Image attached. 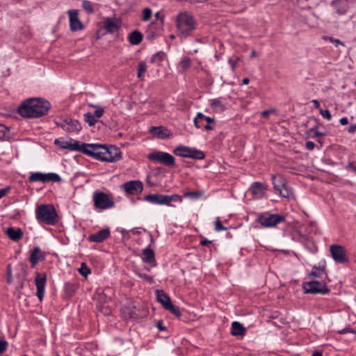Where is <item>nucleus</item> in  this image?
I'll return each mask as SVG.
<instances>
[{
  "mask_svg": "<svg viewBox=\"0 0 356 356\" xmlns=\"http://www.w3.org/2000/svg\"><path fill=\"white\" fill-rule=\"evenodd\" d=\"M35 218L40 223L55 225L59 222V216L53 204H40L35 209Z\"/></svg>",
  "mask_w": 356,
  "mask_h": 356,
  "instance_id": "2",
  "label": "nucleus"
},
{
  "mask_svg": "<svg viewBox=\"0 0 356 356\" xmlns=\"http://www.w3.org/2000/svg\"><path fill=\"white\" fill-rule=\"evenodd\" d=\"M10 191L9 187L0 189V199L6 196Z\"/></svg>",
  "mask_w": 356,
  "mask_h": 356,
  "instance_id": "53",
  "label": "nucleus"
},
{
  "mask_svg": "<svg viewBox=\"0 0 356 356\" xmlns=\"http://www.w3.org/2000/svg\"><path fill=\"white\" fill-rule=\"evenodd\" d=\"M94 206L96 209L106 210L114 207L115 203L108 195L102 191L93 193Z\"/></svg>",
  "mask_w": 356,
  "mask_h": 356,
  "instance_id": "9",
  "label": "nucleus"
},
{
  "mask_svg": "<svg viewBox=\"0 0 356 356\" xmlns=\"http://www.w3.org/2000/svg\"><path fill=\"white\" fill-rule=\"evenodd\" d=\"M331 5L339 15L346 14L348 8V0H333Z\"/></svg>",
  "mask_w": 356,
  "mask_h": 356,
  "instance_id": "23",
  "label": "nucleus"
},
{
  "mask_svg": "<svg viewBox=\"0 0 356 356\" xmlns=\"http://www.w3.org/2000/svg\"><path fill=\"white\" fill-rule=\"evenodd\" d=\"M212 241H209L205 238H203L200 242V245H202V246H206V245H208L209 244H211Z\"/></svg>",
  "mask_w": 356,
  "mask_h": 356,
  "instance_id": "58",
  "label": "nucleus"
},
{
  "mask_svg": "<svg viewBox=\"0 0 356 356\" xmlns=\"http://www.w3.org/2000/svg\"><path fill=\"white\" fill-rule=\"evenodd\" d=\"M168 130L163 127H152L149 131L152 136L161 139H165L169 137V134L165 132Z\"/></svg>",
  "mask_w": 356,
  "mask_h": 356,
  "instance_id": "28",
  "label": "nucleus"
},
{
  "mask_svg": "<svg viewBox=\"0 0 356 356\" xmlns=\"http://www.w3.org/2000/svg\"><path fill=\"white\" fill-rule=\"evenodd\" d=\"M348 133L350 134H353L355 132H356V124H351L348 129Z\"/></svg>",
  "mask_w": 356,
  "mask_h": 356,
  "instance_id": "59",
  "label": "nucleus"
},
{
  "mask_svg": "<svg viewBox=\"0 0 356 356\" xmlns=\"http://www.w3.org/2000/svg\"><path fill=\"white\" fill-rule=\"evenodd\" d=\"M79 272L84 277H86L91 273V270L86 263H81V267L79 268Z\"/></svg>",
  "mask_w": 356,
  "mask_h": 356,
  "instance_id": "43",
  "label": "nucleus"
},
{
  "mask_svg": "<svg viewBox=\"0 0 356 356\" xmlns=\"http://www.w3.org/2000/svg\"><path fill=\"white\" fill-rule=\"evenodd\" d=\"M144 200L154 204L167 205L172 207L171 202H181L182 197L177 194L172 195L161 194H149L144 197Z\"/></svg>",
  "mask_w": 356,
  "mask_h": 356,
  "instance_id": "4",
  "label": "nucleus"
},
{
  "mask_svg": "<svg viewBox=\"0 0 356 356\" xmlns=\"http://www.w3.org/2000/svg\"><path fill=\"white\" fill-rule=\"evenodd\" d=\"M331 255L337 263L345 264L348 261L345 248L340 245H332L330 247Z\"/></svg>",
  "mask_w": 356,
  "mask_h": 356,
  "instance_id": "13",
  "label": "nucleus"
},
{
  "mask_svg": "<svg viewBox=\"0 0 356 356\" xmlns=\"http://www.w3.org/2000/svg\"><path fill=\"white\" fill-rule=\"evenodd\" d=\"M241 60V57L235 56L232 58H229L228 60V63H229L232 70L234 72L237 65V63Z\"/></svg>",
  "mask_w": 356,
  "mask_h": 356,
  "instance_id": "45",
  "label": "nucleus"
},
{
  "mask_svg": "<svg viewBox=\"0 0 356 356\" xmlns=\"http://www.w3.org/2000/svg\"><path fill=\"white\" fill-rule=\"evenodd\" d=\"M302 288L305 293L327 294L330 291L325 282L316 280L304 282Z\"/></svg>",
  "mask_w": 356,
  "mask_h": 356,
  "instance_id": "8",
  "label": "nucleus"
},
{
  "mask_svg": "<svg viewBox=\"0 0 356 356\" xmlns=\"http://www.w3.org/2000/svg\"><path fill=\"white\" fill-rule=\"evenodd\" d=\"M92 156H90L91 157L97 159V160H99V161H105V155H104V150H102V151H99V152H92Z\"/></svg>",
  "mask_w": 356,
  "mask_h": 356,
  "instance_id": "46",
  "label": "nucleus"
},
{
  "mask_svg": "<svg viewBox=\"0 0 356 356\" xmlns=\"http://www.w3.org/2000/svg\"><path fill=\"white\" fill-rule=\"evenodd\" d=\"M250 83V79H248V78H244L243 80H242V83L243 84H245V85H247Z\"/></svg>",
  "mask_w": 356,
  "mask_h": 356,
  "instance_id": "62",
  "label": "nucleus"
},
{
  "mask_svg": "<svg viewBox=\"0 0 356 356\" xmlns=\"http://www.w3.org/2000/svg\"><path fill=\"white\" fill-rule=\"evenodd\" d=\"M8 343L6 340H0V354H3L7 350Z\"/></svg>",
  "mask_w": 356,
  "mask_h": 356,
  "instance_id": "51",
  "label": "nucleus"
},
{
  "mask_svg": "<svg viewBox=\"0 0 356 356\" xmlns=\"http://www.w3.org/2000/svg\"><path fill=\"white\" fill-rule=\"evenodd\" d=\"M10 129L5 125L0 124V140H6L10 138Z\"/></svg>",
  "mask_w": 356,
  "mask_h": 356,
  "instance_id": "36",
  "label": "nucleus"
},
{
  "mask_svg": "<svg viewBox=\"0 0 356 356\" xmlns=\"http://www.w3.org/2000/svg\"><path fill=\"white\" fill-rule=\"evenodd\" d=\"M203 195V193L200 191H188L185 192L183 195L184 197H188L192 200H198Z\"/></svg>",
  "mask_w": 356,
  "mask_h": 356,
  "instance_id": "37",
  "label": "nucleus"
},
{
  "mask_svg": "<svg viewBox=\"0 0 356 356\" xmlns=\"http://www.w3.org/2000/svg\"><path fill=\"white\" fill-rule=\"evenodd\" d=\"M215 229L217 232H220V231L227 230V228L222 225V224L221 223V222L219 220V218H218L215 222Z\"/></svg>",
  "mask_w": 356,
  "mask_h": 356,
  "instance_id": "49",
  "label": "nucleus"
},
{
  "mask_svg": "<svg viewBox=\"0 0 356 356\" xmlns=\"http://www.w3.org/2000/svg\"><path fill=\"white\" fill-rule=\"evenodd\" d=\"M317 129H318V127L315 126L314 127H313V128H312L310 129V131H314V135L313 138H314V137H321V136H325L324 133L318 131L317 130Z\"/></svg>",
  "mask_w": 356,
  "mask_h": 356,
  "instance_id": "52",
  "label": "nucleus"
},
{
  "mask_svg": "<svg viewBox=\"0 0 356 356\" xmlns=\"http://www.w3.org/2000/svg\"><path fill=\"white\" fill-rule=\"evenodd\" d=\"M339 122L341 124L346 125L348 123V120L346 117H343L340 119Z\"/></svg>",
  "mask_w": 356,
  "mask_h": 356,
  "instance_id": "60",
  "label": "nucleus"
},
{
  "mask_svg": "<svg viewBox=\"0 0 356 356\" xmlns=\"http://www.w3.org/2000/svg\"><path fill=\"white\" fill-rule=\"evenodd\" d=\"M54 144L59 146L62 149L80 152L81 143L72 138L70 140H62L60 139H56L54 141Z\"/></svg>",
  "mask_w": 356,
  "mask_h": 356,
  "instance_id": "19",
  "label": "nucleus"
},
{
  "mask_svg": "<svg viewBox=\"0 0 356 356\" xmlns=\"http://www.w3.org/2000/svg\"><path fill=\"white\" fill-rule=\"evenodd\" d=\"M133 271L138 277L144 280L145 281H146L149 284H152L154 282V279H153V277L152 276H150V275H149L147 274L142 273L141 270L139 268H135L133 270Z\"/></svg>",
  "mask_w": 356,
  "mask_h": 356,
  "instance_id": "35",
  "label": "nucleus"
},
{
  "mask_svg": "<svg viewBox=\"0 0 356 356\" xmlns=\"http://www.w3.org/2000/svg\"><path fill=\"white\" fill-rule=\"evenodd\" d=\"M70 19V29L72 32L83 30L84 25L79 18V13L77 10H69L67 11Z\"/></svg>",
  "mask_w": 356,
  "mask_h": 356,
  "instance_id": "17",
  "label": "nucleus"
},
{
  "mask_svg": "<svg viewBox=\"0 0 356 356\" xmlns=\"http://www.w3.org/2000/svg\"><path fill=\"white\" fill-rule=\"evenodd\" d=\"M110 234L109 228H106L89 235L88 240L90 242L102 243L107 239L110 236Z\"/></svg>",
  "mask_w": 356,
  "mask_h": 356,
  "instance_id": "22",
  "label": "nucleus"
},
{
  "mask_svg": "<svg viewBox=\"0 0 356 356\" xmlns=\"http://www.w3.org/2000/svg\"><path fill=\"white\" fill-rule=\"evenodd\" d=\"M47 282V275L44 273H36L35 284L37 288L36 296L41 302L44 296V289Z\"/></svg>",
  "mask_w": 356,
  "mask_h": 356,
  "instance_id": "16",
  "label": "nucleus"
},
{
  "mask_svg": "<svg viewBox=\"0 0 356 356\" xmlns=\"http://www.w3.org/2000/svg\"><path fill=\"white\" fill-rule=\"evenodd\" d=\"M6 233L13 241H18L23 236V232L20 228L10 227L6 229Z\"/></svg>",
  "mask_w": 356,
  "mask_h": 356,
  "instance_id": "27",
  "label": "nucleus"
},
{
  "mask_svg": "<svg viewBox=\"0 0 356 356\" xmlns=\"http://www.w3.org/2000/svg\"><path fill=\"white\" fill-rule=\"evenodd\" d=\"M173 153L178 156L196 160H203L205 158V154L202 151L181 145L175 147Z\"/></svg>",
  "mask_w": 356,
  "mask_h": 356,
  "instance_id": "6",
  "label": "nucleus"
},
{
  "mask_svg": "<svg viewBox=\"0 0 356 356\" xmlns=\"http://www.w3.org/2000/svg\"><path fill=\"white\" fill-rule=\"evenodd\" d=\"M50 103L42 98H30L24 100L18 107V113L24 118H38L47 114Z\"/></svg>",
  "mask_w": 356,
  "mask_h": 356,
  "instance_id": "1",
  "label": "nucleus"
},
{
  "mask_svg": "<svg viewBox=\"0 0 356 356\" xmlns=\"http://www.w3.org/2000/svg\"><path fill=\"white\" fill-rule=\"evenodd\" d=\"M143 38V34L140 31L135 30L129 33L128 40L131 44L138 45L141 42Z\"/></svg>",
  "mask_w": 356,
  "mask_h": 356,
  "instance_id": "31",
  "label": "nucleus"
},
{
  "mask_svg": "<svg viewBox=\"0 0 356 356\" xmlns=\"http://www.w3.org/2000/svg\"><path fill=\"white\" fill-rule=\"evenodd\" d=\"M274 112V110L273 109H270V110H266V111H263L261 113V116L264 118H268L269 115L272 113Z\"/></svg>",
  "mask_w": 356,
  "mask_h": 356,
  "instance_id": "54",
  "label": "nucleus"
},
{
  "mask_svg": "<svg viewBox=\"0 0 356 356\" xmlns=\"http://www.w3.org/2000/svg\"><path fill=\"white\" fill-rule=\"evenodd\" d=\"M156 326L160 331H165L167 329L165 326L163 325L162 321H156Z\"/></svg>",
  "mask_w": 356,
  "mask_h": 356,
  "instance_id": "56",
  "label": "nucleus"
},
{
  "mask_svg": "<svg viewBox=\"0 0 356 356\" xmlns=\"http://www.w3.org/2000/svg\"><path fill=\"white\" fill-rule=\"evenodd\" d=\"M143 261L146 264H151L152 262H156L155 260V254L152 249L150 248H146L143 251Z\"/></svg>",
  "mask_w": 356,
  "mask_h": 356,
  "instance_id": "30",
  "label": "nucleus"
},
{
  "mask_svg": "<svg viewBox=\"0 0 356 356\" xmlns=\"http://www.w3.org/2000/svg\"><path fill=\"white\" fill-rule=\"evenodd\" d=\"M29 182L41 181L42 183L49 181L60 182L61 178L56 173L49 172L45 174L40 172H36L31 173L29 177Z\"/></svg>",
  "mask_w": 356,
  "mask_h": 356,
  "instance_id": "12",
  "label": "nucleus"
},
{
  "mask_svg": "<svg viewBox=\"0 0 356 356\" xmlns=\"http://www.w3.org/2000/svg\"><path fill=\"white\" fill-rule=\"evenodd\" d=\"M90 106L96 108V110L95 111L94 113H92V115L95 116V118L96 119L102 118L103 116V115L104 114V112H105L104 108L101 107L100 106H98V105H90Z\"/></svg>",
  "mask_w": 356,
  "mask_h": 356,
  "instance_id": "42",
  "label": "nucleus"
},
{
  "mask_svg": "<svg viewBox=\"0 0 356 356\" xmlns=\"http://www.w3.org/2000/svg\"><path fill=\"white\" fill-rule=\"evenodd\" d=\"M320 113L324 118L327 119V120H331L332 115L330 114V112L329 110H327V109L323 110L321 108Z\"/></svg>",
  "mask_w": 356,
  "mask_h": 356,
  "instance_id": "50",
  "label": "nucleus"
},
{
  "mask_svg": "<svg viewBox=\"0 0 356 356\" xmlns=\"http://www.w3.org/2000/svg\"><path fill=\"white\" fill-rule=\"evenodd\" d=\"M312 356H323V355L320 351H315Z\"/></svg>",
  "mask_w": 356,
  "mask_h": 356,
  "instance_id": "63",
  "label": "nucleus"
},
{
  "mask_svg": "<svg viewBox=\"0 0 356 356\" xmlns=\"http://www.w3.org/2000/svg\"><path fill=\"white\" fill-rule=\"evenodd\" d=\"M353 332V331H352V330H350V329H347V328H346V329L342 330L340 332V333L343 334V333H346V332Z\"/></svg>",
  "mask_w": 356,
  "mask_h": 356,
  "instance_id": "64",
  "label": "nucleus"
},
{
  "mask_svg": "<svg viewBox=\"0 0 356 356\" xmlns=\"http://www.w3.org/2000/svg\"><path fill=\"white\" fill-rule=\"evenodd\" d=\"M165 309L178 318L181 316V312L179 307L175 306L172 303H170Z\"/></svg>",
  "mask_w": 356,
  "mask_h": 356,
  "instance_id": "41",
  "label": "nucleus"
},
{
  "mask_svg": "<svg viewBox=\"0 0 356 356\" xmlns=\"http://www.w3.org/2000/svg\"><path fill=\"white\" fill-rule=\"evenodd\" d=\"M267 188L268 186L266 184L255 181L252 184L249 191L255 198L261 199L264 196Z\"/></svg>",
  "mask_w": 356,
  "mask_h": 356,
  "instance_id": "21",
  "label": "nucleus"
},
{
  "mask_svg": "<svg viewBox=\"0 0 356 356\" xmlns=\"http://www.w3.org/2000/svg\"><path fill=\"white\" fill-rule=\"evenodd\" d=\"M191 65V60L188 57H184L179 62V66L184 72L187 71Z\"/></svg>",
  "mask_w": 356,
  "mask_h": 356,
  "instance_id": "39",
  "label": "nucleus"
},
{
  "mask_svg": "<svg viewBox=\"0 0 356 356\" xmlns=\"http://www.w3.org/2000/svg\"><path fill=\"white\" fill-rule=\"evenodd\" d=\"M82 7L84 10H86L88 13H92L94 12V8L92 3L88 0H84L82 2Z\"/></svg>",
  "mask_w": 356,
  "mask_h": 356,
  "instance_id": "44",
  "label": "nucleus"
},
{
  "mask_svg": "<svg viewBox=\"0 0 356 356\" xmlns=\"http://www.w3.org/2000/svg\"><path fill=\"white\" fill-rule=\"evenodd\" d=\"M176 26L181 35L188 37L196 29L197 22L191 13L184 11L177 15Z\"/></svg>",
  "mask_w": 356,
  "mask_h": 356,
  "instance_id": "3",
  "label": "nucleus"
},
{
  "mask_svg": "<svg viewBox=\"0 0 356 356\" xmlns=\"http://www.w3.org/2000/svg\"><path fill=\"white\" fill-rule=\"evenodd\" d=\"M152 10L150 8H145L143 9V21H148L150 18H151V16H152Z\"/></svg>",
  "mask_w": 356,
  "mask_h": 356,
  "instance_id": "47",
  "label": "nucleus"
},
{
  "mask_svg": "<svg viewBox=\"0 0 356 356\" xmlns=\"http://www.w3.org/2000/svg\"><path fill=\"white\" fill-rule=\"evenodd\" d=\"M104 155L106 162H115L122 158V152L120 148L115 145H110L109 147L105 145Z\"/></svg>",
  "mask_w": 356,
  "mask_h": 356,
  "instance_id": "18",
  "label": "nucleus"
},
{
  "mask_svg": "<svg viewBox=\"0 0 356 356\" xmlns=\"http://www.w3.org/2000/svg\"><path fill=\"white\" fill-rule=\"evenodd\" d=\"M346 170H352L356 174V165L353 162H350L348 163V165L346 166Z\"/></svg>",
  "mask_w": 356,
  "mask_h": 356,
  "instance_id": "57",
  "label": "nucleus"
},
{
  "mask_svg": "<svg viewBox=\"0 0 356 356\" xmlns=\"http://www.w3.org/2000/svg\"><path fill=\"white\" fill-rule=\"evenodd\" d=\"M325 40H329L336 47L339 45L344 46V44L339 39L334 38L332 37H325Z\"/></svg>",
  "mask_w": 356,
  "mask_h": 356,
  "instance_id": "48",
  "label": "nucleus"
},
{
  "mask_svg": "<svg viewBox=\"0 0 356 356\" xmlns=\"http://www.w3.org/2000/svg\"><path fill=\"white\" fill-rule=\"evenodd\" d=\"M156 300L160 302L163 308L165 309L168 306L172 303L170 296L165 293L163 290L157 289L156 291Z\"/></svg>",
  "mask_w": 356,
  "mask_h": 356,
  "instance_id": "26",
  "label": "nucleus"
},
{
  "mask_svg": "<svg viewBox=\"0 0 356 356\" xmlns=\"http://www.w3.org/2000/svg\"><path fill=\"white\" fill-rule=\"evenodd\" d=\"M165 57H166L165 53L162 51H160L156 52L152 56V58L150 59V62L152 63H155L157 65H161V62L164 60Z\"/></svg>",
  "mask_w": 356,
  "mask_h": 356,
  "instance_id": "34",
  "label": "nucleus"
},
{
  "mask_svg": "<svg viewBox=\"0 0 356 356\" xmlns=\"http://www.w3.org/2000/svg\"><path fill=\"white\" fill-rule=\"evenodd\" d=\"M104 28L106 32L109 33H114L118 32L120 28V22L118 21H113L111 18H106L104 22Z\"/></svg>",
  "mask_w": 356,
  "mask_h": 356,
  "instance_id": "25",
  "label": "nucleus"
},
{
  "mask_svg": "<svg viewBox=\"0 0 356 356\" xmlns=\"http://www.w3.org/2000/svg\"><path fill=\"white\" fill-rule=\"evenodd\" d=\"M210 106L216 112H222L226 109L220 98L211 99Z\"/></svg>",
  "mask_w": 356,
  "mask_h": 356,
  "instance_id": "33",
  "label": "nucleus"
},
{
  "mask_svg": "<svg viewBox=\"0 0 356 356\" xmlns=\"http://www.w3.org/2000/svg\"><path fill=\"white\" fill-rule=\"evenodd\" d=\"M215 120L212 118L205 116L202 113H198L194 119V124L197 128H204L206 130H213V127L211 124H214Z\"/></svg>",
  "mask_w": 356,
  "mask_h": 356,
  "instance_id": "15",
  "label": "nucleus"
},
{
  "mask_svg": "<svg viewBox=\"0 0 356 356\" xmlns=\"http://www.w3.org/2000/svg\"><path fill=\"white\" fill-rule=\"evenodd\" d=\"M147 157L149 160L163 164L167 167H176L175 159L169 153L158 151L149 154Z\"/></svg>",
  "mask_w": 356,
  "mask_h": 356,
  "instance_id": "10",
  "label": "nucleus"
},
{
  "mask_svg": "<svg viewBox=\"0 0 356 356\" xmlns=\"http://www.w3.org/2000/svg\"><path fill=\"white\" fill-rule=\"evenodd\" d=\"M285 220L284 216L268 212L259 213L256 219V222L259 223L262 227H273Z\"/></svg>",
  "mask_w": 356,
  "mask_h": 356,
  "instance_id": "5",
  "label": "nucleus"
},
{
  "mask_svg": "<svg viewBox=\"0 0 356 356\" xmlns=\"http://www.w3.org/2000/svg\"><path fill=\"white\" fill-rule=\"evenodd\" d=\"M122 188L129 195H139L143 192V184L139 180L129 181L123 184Z\"/></svg>",
  "mask_w": 356,
  "mask_h": 356,
  "instance_id": "14",
  "label": "nucleus"
},
{
  "mask_svg": "<svg viewBox=\"0 0 356 356\" xmlns=\"http://www.w3.org/2000/svg\"><path fill=\"white\" fill-rule=\"evenodd\" d=\"M246 329L239 322L234 321L232 323L231 334L233 336H244Z\"/></svg>",
  "mask_w": 356,
  "mask_h": 356,
  "instance_id": "29",
  "label": "nucleus"
},
{
  "mask_svg": "<svg viewBox=\"0 0 356 356\" xmlns=\"http://www.w3.org/2000/svg\"><path fill=\"white\" fill-rule=\"evenodd\" d=\"M312 103L314 104V106L316 108H320V102H318V100L317 99H313L312 100Z\"/></svg>",
  "mask_w": 356,
  "mask_h": 356,
  "instance_id": "61",
  "label": "nucleus"
},
{
  "mask_svg": "<svg viewBox=\"0 0 356 356\" xmlns=\"http://www.w3.org/2000/svg\"><path fill=\"white\" fill-rule=\"evenodd\" d=\"M147 70V65L145 61H140L138 63V69H137V77L141 78L144 76L145 72Z\"/></svg>",
  "mask_w": 356,
  "mask_h": 356,
  "instance_id": "40",
  "label": "nucleus"
},
{
  "mask_svg": "<svg viewBox=\"0 0 356 356\" xmlns=\"http://www.w3.org/2000/svg\"><path fill=\"white\" fill-rule=\"evenodd\" d=\"M271 179L273 185V188L275 191L285 198H291L293 195L291 190L287 187L286 181L285 178L281 175H273Z\"/></svg>",
  "mask_w": 356,
  "mask_h": 356,
  "instance_id": "7",
  "label": "nucleus"
},
{
  "mask_svg": "<svg viewBox=\"0 0 356 356\" xmlns=\"http://www.w3.org/2000/svg\"><path fill=\"white\" fill-rule=\"evenodd\" d=\"M315 144L314 142L308 140L305 143V147L308 150H313L314 149Z\"/></svg>",
  "mask_w": 356,
  "mask_h": 356,
  "instance_id": "55",
  "label": "nucleus"
},
{
  "mask_svg": "<svg viewBox=\"0 0 356 356\" xmlns=\"http://www.w3.org/2000/svg\"><path fill=\"white\" fill-rule=\"evenodd\" d=\"M325 261H323L321 264L320 263L318 267L316 266H313L309 276L313 277H321L322 274L325 273Z\"/></svg>",
  "mask_w": 356,
  "mask_h": 356,
  "instance_id": "32",
  "label": "nucleus"
},
{
  "mask_svg": "<svg viewBox=\"0 0 356 356\" xmlns=\"http://www.w3.org/2000/svg\"><path fill=\"white\" fill-rule=\"evenodd\" d=\"M104 149L105 145L81 143L79 152L90 156H92V152H99V151H104Z\"/></svg>",
  "mask_w": 356,
  "mask_h": 356,
  "instance_id": "20",
  "label": "nucleus"
},
{
  "mask_svg": "<svg viewBox=\"0 0 356 356\" xmlns=\"http://www.w3.org/2000/svg\"><path fill=\"white\" fill-rule=\"evenodd\" d=\"M57 126L60 127L64 131L72 133L79 132L81 130L82 126L79 120L70 117L61 118L55 121Z\"/></svg>",
  "mask_w": 356,
  "mask_h": 356,
  "instance_id": "11",
  "label": "nucleus"
},
{
  "mask_svg": "<svg viewBox=\"0 0 356 356\" xmlns=\"http://www.w3.org/2000/svg\"><path fill=\"white\" fill-rule=\"evenodd\" d=\"M45 258L44 252H42L39 247H35L32 250L30 255V262L31 264V267H35V264L39 261H42Z\"/></svg>",
  "mask_w": 356,
  "mask_h": 356,
  "instance_id": "24",
  "label": "nucleus"
},
{
  "mask_svg": "<svg viewBox=\"0 0 356 356\" xmlns=\"http://www.w3.org/2000/svg\"><path fill=\"white\" fill-rule=\"evenodd\" d=\"M83 119L84 121L88 123L90 127L94 126L97 122V120L95 118L92 113L90 112H88L83 115Z\"/></svg>",
  "mask_w": 356,
  "mask_h": 356,
  "instance_id": "38",
  "label": "nucleus"
}]
</instances>
